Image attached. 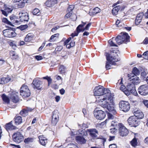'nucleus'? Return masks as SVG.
Masks as SVG:
<instances>
[{
  "instance_id": "3",
  "label": "nucleus",
  "mask_w": 148,
  "mask_h": 148,
  "mask_svg": "<svg viewBox=\"0 0 148 148\" xmlns=\"http://www.w3.org/2000/svg\"><path fill=\"white\" fill-rule=\"evenodd\" d=\"M106 59L108 62H107L106 65V67L107 69H109L111 68V66L112 65H115V62L119 61L118 59H116L114 57L112 58V56L110 57V55L108 53H106Z\"/></svg>"
},
{
  "instance_id": "53",
  "label": "nucleus",
  "mask_w": 148,
  "mask_h": 148,
  "mask_svg": "<svg viewBox=\"0 0 148 148\" xmlns=\"http://www.w3.org/2000/svg\"><path fill=\"white\" fill-rule=\"evenodd\" d=\"M143 55L145 56V57L144 58L145 59L148 60V51H146L143 53Z\"/></svg>"
},
{
  "instance_id": "13",
  "label": "nucleus",
  "mask_w": 148,
  "mask_h": 148,
  "mask_svg": "<svg viewBox=\"0 0 148 148\" xmlns=\"http://www.w3.org/2000/svg\"><path fill=\"white\" fill-rule=\"evenodd\" d=\"M119 130V133L121 136H126L128 133V131L127 129L122 124L120 125Z\"/></svg>"
},
{
  "instance_id": "40",
  "label": "nucleus",
  "mask_w": 148,
  "mask_h": 148,
  "mask_svg": "<svg viewBox=\"0 0 148 148\" xmlns=\"http://www.w3.org/2000/svg\"><path fill=\"white\" fill-rule=\"evenodd\" d=\"M101 11V10L98 7H96L93 10V14H97L99 12H100Z\"/></svg>"
},
{
  "instance_id": "37",
  "label": "nucleus",
  "mask_w": 148,
  "mask_h": 148,
  "mask_svg": "<svg viewBox=\"0 0 148 148\" xmlns=\"http://www.w3.org/2000/svg\"><path fill=\"white\" fill-rule=\"evenodd\" d=\"M33 13L34 15L37 16L39 15L40 14V10L38 8H36L33 11Z\"/></svg>"
},
{
  "instance_id": "6",
  "label": "nucleus",
  "mask_w": 148,
  "mask_h": 148,
  "mask_svg": "<svg viewBox=\"0 0 148 148\" xmlns=\"http://www.w3.org/2000/svg\"><path fill=\"white\" fill-rule=\"evenodd\" d=\"M119 106L120 109L123 112H127L130 110V104L127 101H121L120 102Z\"/></svg>"
},
{
  "instance_id": "10",
  "label": "nucleus",
  "mask_w": 148,
  "mask_h": 148,
  "mask_svg": "<svg viewBox=\"0 0 148 148\" xmlns=\"http://www.w3.org/2000/svg\"><path fill=\"white\" fill-rule=\"evenodd\" d=\"M29 18L28 14L26 12L23 11L19 13V18L21 22H28Z\"/></svg>"
},
{
  "instance_id": "63",
  "label": "nucleus",
  "mask_w": 148,
  "mask_h": 148,
  "mask_svg": "<svg viewBox=\"0 0 148 148\" xmlns=\"http://www.w3.org/2000/svg\"><path fill=\"white\" fill-rule=\"evenodd\" d=\"M25 6V2H21L19 3V8H23Z\"/></svg>"
},
{
  "instance_id": "36",
  "label": "nucleus",
  "mask_w": 148,
  "mask_h": 148,
  "mask_svg": "<svg viewBox=\"0 0 148 148\" xmlns=\"http://www.w3.org/2000/svg\"><path fill=\"white\" fill-rule=\"evenodd\" d=\"M120 38V36H118L116 38H115L116 42L119 45L123 43V40H122V39H121Z\"/></svg>"
},
{
  "instance_id": "57",
  "label": "nucleus",
  "mask_w": 148,
  "mask_h": 148,
  "mask_svg": "<svg viewBox=\"0 0 148 148\" xmlns=\"http://www.w3.org/2000/svg\"><path fill=\"white\" fill-rule=\"evenodd\" d=\"M126 89V87L124 85H121L120 87V89L122 92H123Z\"/></svg>"
},
{
  "instance_id": "35",
  "label": "nucleus",
  "mask_w": 148,
  "mask_h": 148,
  "mask_svg": "<svg viewBox=\"0 0 148 148\" xmlns=\"http://www.w3.org/2000/svg\"><path fill=\"white\" fill-rule=\"evenodd\" d=\"M2 21L3 22L7 24H8L12 26H14V25H13L9 21L8 19L6 18H3L2 19Z\"/></svg>"
},
{
  "instance_id": "43",
  "label": "nucleus",
  "mask_w": 148,
  "mask_h": 148,
  "mask_svg": "<svg viewBox=\"0 0 148 148\" xmlns=\"http://www.w3.org/2000/svg\"><path fill=\"white\" fill-rule=\"evenodd\" d=\"M59 35V34H55L53 35H52L50 38L49 40V42H52L54 41L53 39L54 38L58 37Z\"/></svg>"
},
{
  "instance_id": "27",
  "label": "nucleus",
  "mask_w": 148,
  "mask_h": 148,
  "mask_svg": "<svg viewBox=\"0 0 148 148\" xmlns=\"http://www.w3.org/2000/svg\"><path fill=\"white\" fill-rule=\"evenodd\" d=\"M115 38H113L108 41L109 45L111 47H117V45L115 43Z\"/></svg>"
},
{
  "instance_id": "4",
  "label": "nucleus",
  "mask_w": 148,
  "mask_h": 148,
  "mask_svg": "<svg viewBox=\"0 0 148 148\" xmlns=\"http://www.w3.org/2000/svg\"><path fill=\"white\" fill-rule=\"evenodd\" d=\"M20 90V95L23 98L27 97L30 96L31 94L30 91L27 85H23Z\"/></svg>"
},
{
  "instance_id": "61",
  "label": "nucleus",
  "mask_w": 148,
  "mask_h": 148,
  "mask_svg": "<svg viewBox=\"0 0 148 148\" xmlns=\"http://www.w3.org/2000/svg\"><path fill=\"white\" fill-rule=\"evenodd\" d=\"M45 42H43L42 46H41L38 49V51H41L42 49L43 48L44 46H45Z\"/></svg>"
},
{
  "instance_id": "2",
  "label": "nucleus",
  "mask_w": 148,
  "mask_h": 148,
  "mask_svg": "<svg viewBox=\"0 0 148 148\" xmlns=\"http://www.w3.org/2000/svg\"><path fill=\"white\" fill-rule=\"evenodd\" d=\"M88 134L89 133L90 136L93 139H102L103 140V143L106 141V139L102 137H98V132L95 129H89L87 130Z\"/></svg>"
},
{
  "instance_id": "54",
  "label": "nucleus",
  "mask_w": 148,
  "mask_h": 148,
  "mask_svg": "<svg viewBox=\"0 0 148 148\" xmlns=\"http://www.w3.org/2000/svg\"><path fill=\"white\" fill-rule=\"evenodd\" d=\"M91 23H89L88 24L86 25V26L85 27V28L83 29V31H84L85 30H88L89 29V27L91 26Z\"/></svg>"
},
{
  "instance_id": "39",
  "label": "nucleus",
  "mask_w": 148,
  "mask_h": 148,
  "mask_svg": "<svg viewBox=\"0 0 148 148\" xmlns=\"http://www.w3.org/2000/svg\"><path fill=\"white\" fill-rule=\"evenodd\" d=\"M42 78L43 79H46L47 80L48 82V85H49L51 83L52 79L50 77L47 76L46 77H43Z\"/></svg>"
},
{
  "instance_id": "26",
  "label": "nucleus",
  "mask_w": 148,
  "mask_h": 148,
  "mask_svg": "<svg viewBox=\"0 0 148 148\" xmlns=\"http://www.w3.org/2000/svg\"><path fill=\"white\" fill-rule=\"evenodd\" d=\"M82 24L79 25L77 28V31L79 32H83V29H82V27L84 26L86 23V22H84L82 21Z\"/></svg>"
},
{
  "instance_id": "44",
  "label": "nucleus",
  "mask_w": 148,
  "mask_h": 148,
  "mask_svg": "<svg viewBox=\"0 0 148 148\" xmlns=\"http://www.w3.org/2000/svg\"><path fill=\"white\" fill-rule=\"evenodd\" d=\"M14 124L16 125H18V115H16L14 119Z\"/></svg>"
},
{
  "instance_id": "29",
  "label": "nucleus",
  "mask_w": 148,
  "mask_h": 148,
  "mask_svg": "<svg viewBox=\"0 0 148 148\" xmlns=\"http://www.w3.org/2000/svg\"><path fill=\"white\" fill-rule=\"evenodd\" d=\"M10 20L12 21V22L15 25L18 23V18H17L16 16H11L10 17Z\"/></svg>"
},
{
  "instance_id": "60",
  "label": "nucleus",
  "mask_w": 148,
  "mask_h": 148,
  "mask_svg": "<svg viewBox=\"0 0 148 148\" xmlns=\"http://www.w3.org/2000/svg\"><path fill=\"white\" fill-rule=\"evenodd\" d=\"M67 14H66L65 16V18H69L71 16L72 13L70 12H67Z\"/></svg>"
},
{
  "instance_id": "5",
  "label": "nucleus",
  "mask_w": 148,
  "mask_h": 148,
  "mask_svg": "<svg viewBox=\"0 0 148 148\" xmlns=\"http://www.w3.org/2000/svg\"><path fill=\"white\" fill-rule=\"evenodd\" d=\"M127 122L130 125L135 127L137 126L140 123L139 119L134 116L130 117L127 120Z\"/></svg>"
},
{
  "instance_id": "17",
  "label": "nucleus",
  "mask_w": 148,
  "mask_h": 148,
  "mask_svg": "<svg viewBox=\"0 0 148 148\" xmlns=\"http://www.w3.org/2000/svg\"><path fill=\"white\" fill-rule=\"evenodd\" d=\"M119 36L120 37V38L122 39V40H123V42L126 43L129 41L130 37L127 33L123 32Z\"/></svg>"
},
{
  "instance_id": "1",
  "label": "nucleus",
  "mask_w": 148,
  "mask_h": 148,
  "mask_svg": "<svg viewBox=\"0 0 148 148\" xmlns=\"http://www.w3.org/2000/svg\"><path fill=\"white\" fill-rule=\"evenodd\" d=\"M94 93L96 96V101L99 105L114 114L116 113L113 96L108 89L105 88L102 86H97L94 90Z\"/></svg>"
},
{
  "instance_id": "56",
  "label": "nucleus",
  "mask_w": 148,
  "mask_h": 148,
  "mask_svg": "<svg viewBox=\"0 0 148 148\" xmlns=\"http://www.w3.org/2000/svg\"><path fill=\"white\" fill-rule=\"evenodd\" d=\"M147 72L146 71H144L142 72L141 73V76L143 78H145L147 75Z\"/></svg>"
},
{
  "instance_id": "30",
  "label": "nucleus",
  "mask_w": 148,
  "mask_h": 148,
  "mask_svg": "<svg viewBox=\"0 0 148 148\" xmlns=\"http://www.w3.org/2000/svg\"><path fill=\"white\" fill-rule=\"evenodd\" d=\"M66 67L63 65H60L59 69L60 73L62 74H64L66 73Z\"/></svg>"
},
{
  "instance_id": "33",
  "label": "nucleus",
  "mask_w": 148,
  "mask_h": 148,
  "mask_svg": "<svg viewBox=\"0 0 148 148\" xmlns=\"http://www.w3.org/2000/svg\"><path fill=\"white\" fill-rule=\"evenodd\" d=\"M18 132L14 133L12 136L13 140L16 143H18Z\"/></svg>"
},
{
  "instance_id": "47",
  "label": "nucleus",
  "mask_w": 148,
  "mask_h": 148,
  "mask_svg": "<svg viewBox=\"0 0 148 148\" xmlns=\"http://www.w3.org/2000/svg\"><path fill=\"white\" fill-rule=\"evenodd\" d=\"M28 27V25H21L19 27V29L21 31L24 30Z\"/></svg>"
},
{
  "instance_id": "42",
  "label": "nucleus",
  "mask_w": 148,
  "mask_h": 148,
  "mask_svg": "<svg viewBox=\"0 0 148 148\" xmlns=\"http://www.w3.org/2000/svg\"><path fill=\"white\" fill-rule=\"evenodd\" d=\"M4 9L8 13H11L13 9L11 8H9L8 7L6 6V5H4Z\"/></svg>"
},
{
  "instance_id": "55",
  "label": "nucleus",
  "mask_w": 148,
  "mask_h": 148,
  "mask_svg": "<svg viewBox=\"0 0 148 148\" xmlns=\"http://www.w3.org/2000/svg\"><path fill=\"white\" fill-rule=\"evenodd\" d=\"M24 140L23 136L19 133V143Z\"/></svg>"
},
{
  "instance_id": "51",
  "label": "nucleus",
  "mask_w": 148,
  "mask_h": 148,
  "mask_svg": "<svg viewBox=\"0 0 148 148\" xmlns=\"http://www.w3.org/2000/svg\"><path fill=\"white\" fill-rule=\"evenodd\" d=\"M123 92L127 96H129L130 94V90L127 88Z\"/></svg>"
},
{
  "instance_id": "14",
  "label": "nucleus",
  "mask_w": 148,
  "mask_h": 148,
  "mask_svg": "<svg viewBox=\"0 0 148 148\" xmlns=\"http://www.w3.org/2000/svg\"><path fill=\"white\" fill-rule=\"evenodd\" d=\"M71 38L69 37L66 40L64 43V46H65L67 48L70 49L75 46V42L72 41H71Z\"/></svg>"
},
{
  "instance_id": "64",
  "label": "nucleus",
  "mask_w": 148,
  "mask_h": 148,
  "mask_svg": "<svg viewBox=\"0 0 148 148\" xmlns=\"http://www.w3.org/2000/svg\"><path fill=\"white\" fill-rule=\"evenodd\" d=\"M109 148H117V146L116 144H111L110 145Z\"/></svg>"
},
{
  "instance_id": "52",
  "label": "nucleus",
  "mask_w": 148,
  "mask_h": 148,
  "mask_svg": "<svg viewBox=\"0 0 148 148\" xmlns=\"http://www.w3.org/2000/svg\"><path fill=\"white\" fill-rule=\"evenodd\" d=\"M79 33V32L77 31H76L74 33H72L71 34V36L72 38H73L74 37L77 36Z\"/></svg>"
},
{
  "instance_id": "50",
  "label": "nucleus",
  "mask_w": 148,
  "mask_h": 148,
  "mask_svg": "<svg viewBox=\"0 0 148 148\" xmlns=\"http://www.w3.org/2000/svg\"><path fill=\"white\" fill-rule=\"evenodd\" d=\"M134 87V85L133 84H128L127 86V88L128 90H131Z\"/></svg>"
},
{
  "instance_id": "16",
  "label": "nucleus",
  "mask_w": 148,
  "mask_h": 148,
  "mask_svg": "<svg viewBox=\"0 0 148 148\" xmlns=\"http://www.w3.org/2000/svg\"><path fill=\"white\" fill-rule=\"evenodd\" d=\"M18 95L17 92L13 91L10 94V98L13 102L16 103L18 101Z\"/></svg>"
},
{
  "instance_id": "38",
  "label": "nucleus",
  "mask_w": 148,
  "mask_h": 148,
  "mask_svg": "<svg viewBox=\"0 0 148 148\" xmlns=\"http://www.w3.org/2000/svg\"><path fill=\"white\" fill-rule=\"evenodd\" d=\"M134 74V75H139L140 74V72L138 69L136 67H134L132 71V73Z\"/></svg>"
},
{
  "instance_id": "59",
  "label": "nucleus",
  "mask_w": 148,
  "mask_h": 148,
  "mask_svg": "<svg viewBox=\"0 0 148 148\" xmlns=\"http://www.w3.org/2000/svg\"><path fill=\"white\" fill-rule=\"evenodd\" d=\"M121 23L120 21L119 20H117L116 21V25L117 27H119L121 26Z\"/></svg>"
},
{
  "instance_id": "45",
  "label": "nucleus",
  "mask_w": 148,
  "mask_h": 148,
  "mask_svg": "<svg viewBox=\"0 0 148 148\" xmlns=\"http://www.w3.org/2000/svg\"><path fill=\"white\" fill-rule=\"evenodd\" d=\"M74 8V5H71L69 6L67 9V12H70L72 13V10Z\"/></svg>"
},
{
  "instance_id": "32",
  "label": "nucleus",
  "mask_w": 148,
  "mask_h": 148,
  "mask_svg": "<svg viewBox=\"0 0 148 148\" xmlns=\"http://www.w3.org/2000/svg\"><path fill=\"white\" fill-rule=\"evenodd\" d=\"M33 38V35L31 33H29L27 34L25 38V41L26 42H29Z\"/></svg>"
},
{
  "instance_id": "20",
  "label": "nucleus",
  "mask_w": 148,
  "mask_h": 148,
  "mask_svg": "<svg viewBox=\"0 0 148 148\" xmlns=\"http://www.w3.org/2000/svg\"><path fill=\"white\" fill-rule=\"evenodd\" d=\"M134 116H135L138 119H142L144 116V114L140 110H137L134 111Z\"/></svg>"
},
{
  "instance_id": "25",
  "label": "nucleus",
  "mask_w": 148,
  "mask_h": 148,
  "mask_svg": "<svg viewBox=\"0 0 148 148\" xmlns=\"http://www.w3.org/2000/svg\"><path fill=\"white\" fill-rule=\"evenodd\" d=\"M121 8L119 5L116 6L112 10V13L113 15L114 16L116 15Z\"/></svg>"
},
{
  "instance_id": "48",
  "label": "nucleus",
  "mask_w": 148,
  "mask_h": 148,
  "mask_svg": "<svg viewBox=\"0 0 148 148\" xmlns=\"http://www.w3.org/2000/svg\"><path fill=\"white\" fill-rule=\"evenodd\" d=\"M118 129H119V128L116 127L111 128L110 130V132L112 134H114L117 131Z\"/></svg>"
},
{
  "instance_id": "9",
  "label": "nucleus",
  "mask_w": 148,
  "mask_h": 148,
  "mask_svg": "<svg viewBox=\"0 0 148 148\" xmlns=\"http://www.w3.org/2000/svg\"><path fill=\"white\" fill-rule=\"evenodd\" d=\"M4 36L9 38L14 37L16 36V34L12 29H8L4 30L3 31Z\"/></svg>"
},
{
  "instance_id": "34",
  "label": "nucleus",
  "mask_w": 148,
  "mask_h": 148,
  "mask_svg": "<svg viewBox=\"0 0 148 148\" xmlns=\"http://www.w3.org/2000/svg\"><path fill=\"white\" fill-rule=\"evenodd\" d=\"M131 145L134 147H136L137 145V140L136 138H134L130 142Z\"/></svg>"
},
{
  "instance_id": "8",
  "label": "nucleus",
  "mask_w": 148,
  "mask_h": 148,
  "mask_svg": "<svg viewBox=\"0 0 148 148\" xmlns=\"http://www.w3.org/2000/svg\"><path fill=\"white\" fill-rule=\"evenodd\" d=\"M138 93L141 95L145 96L148 94V85L145 84L140 86L138 88Z\"/></svg>"
},
{
  "instance_id": "49",
  "label": "nucleus",
  "mask_w": 148,
  "mask_h": 148,
  "mask_svg": "<svg viewBox=\"0 0 148 148\" xmlns=\"http://www.w3.org/2000/svg\"><path fill=\"white\" fill-rule=\"evenodd\" d=\"M3 79H3V81L4 82V83H8L9 82V81H10L11 79L10 78L8 77H3Z\"/></svg>"
},
{
  "instance_id": "15",
  "label": "nucleus",
  "mask_w": 148,
  "mask_h": 148,
  "mask_svg": "<svg viewBox=\"0 0 148 148\" xmlns=\"http://www.w3.org/2000/svg\"><path fill=\"white\" fill-rule=\"evenodd\" d=\"M58 113L57 112L54 111L53 112L51 123L53 125H56L59 120Z\"/></svg>"
},
{
  "instance_id": "11",
  "label": "nucleus",
  "mask_w": 148,
  "mask_h": 148,
  "mask_svg": "<svg viewBox=\"0 0 148 148\" xmlns=\"http://www.w3.org/2000/svg\"><path fill=\"white\" fill-rule=\"evenodd\" d=\"M129 79L131 81H132L133 84L137 85L140 83V80L138 77L137 75H134L133 73H130L128 75Z\"/></svg>"
},
{
  "instance_id": "19",
  "label": "nucleus",
  "mask_w": 148,
  "mask_h": 148,
  "mask_svg": "<svg viewBox=\"0 0 148 148\" xmlns=\"http://www.w3.org/2000/svg\"><path fill=\"white\" fill-rule=\"evenodd\" d=\"M57 3V0H48L46 1L45 5L47 7H51Z\"/></svg>"
},
{
  "instance_id": "24",
  "label": "nucleus",
  "mask_w": 148,
  "mask_h": 148,
  "mask_svg": "<svg viewBox=\"0 0 148 148\" xmlns=\"http://www.w3.org/2000/svg\"><path fill=\"white\" fill-rule=\"evenodd\" d=\"M77 134L79 136H85L88 135L87 130H85L84 129H79L77 132Z\"/></svg>"
},
{
  "instance_id": "41",
  "label": "nucleus",
  "mask_w": 148,
  "mask_h": 148,
  "mask_svg": "<svg viewBox=\"0 0 148 148\" xmlns=\"http://www.w3.org/2000/svg\"><path fill=\"white\" fill-rule=\"evenodd\" d=\"M33 138H28L25 139L24 142L25 143H28L29 142H32L33 141Z\"/></svg>"
},
{
  "instance_id": "23",
  "label": "nucleus",
  "mask_w": 148,
  "mask_h": 148,
  "mask_svg": "<svg viewBox=\"0 0 148 148\" xmlns=\"http://www.w3.org/2000/svg\"><path fill=\"white\" fill-rule=\"evenodd\" d=\"M5 128L8 131L9 130H15L16 128V127L12 125V122L7 123L5 125Z\"/></svg>"
},
{
  "instance_id": "46",
  "label": "nucleus",
  "mask_w": 148,
  "mask_h": 148,
  "mask_svg": "<svg viewBox=\"0 0 148 148\" xmlns=\"http://www.w3.org/2000/svg\"><path fill=\"white\" fill-rule=\"evenodd\" d=\"M8 43L10 45V46L12 47L14 49H16V46L14 42L11 41H9L8 42Z\"/></svg>"
},
{
  "instance_id": "22",
  "label": "nucleus",
  "mask_w": 148,
  "mask_h": 148,
  "mask_svg": "<svg viewBox=\"0 0 148 148\" xmlns=\"http://www.w3.org/2000/svg\"><path fill=\"white\" fill-rule=\"evenodd\" d=\"M143 16V13H139L137 15L135 20V23L136 25H138L142 21Z\"/></svg>"
},
{
  "instance_id": "31",
  "label": "nucleus",
  "mask_w": 148,
  "mask_h": 148,
  "mask_svg": "<svg viewBox=\"0 0 148 148\" xmlns=\"http://www.w3.org/2000/svg\"><path fill=\"white\" fill-rule=\"evenodd\" d=\"M121 123H119L117 121H113L111 122V126H113L114 127H117L118 128H119L120 127V125L122 124Z\"/></svg>"
},
{
  "instance_id": "18",
  "label": "nucleus",
  "mask_w": 148,
  "mask_h": 148,
  "mask_svg": "<svg viewBox=\"0 0 148 148\" xmlns=\"http://www.w3.org/2000/svg\"><path fill=\"white\" fill-rule=\"evenodd\" d=\"M75 140L77 143L80 144H85L86 142V140L83 136H76Z\"/></svg>"
},
{
  "instance_id": "21",
  "label": "nucleus",
  "mask_w": 148,
  "mask_h": 148,
  "mask_svg": "<svg viewBox=\"0 0 148 148\" xmlns=\"http://www.w3.org/2000/svg\"><path fill=\"white\" fill-rule=\"evenodd\" d=\"M38 138L40 143L41 145L45 146L47 143V139L43 136H39Z\"/></svg>"
},
{
  "instance_id": "7",
  "label": "nucleus",
  "mask_w": 148,
  "mask_h": 148,
  "mask_svg": "<svg viewBox=\"0 0 148 148\" xmlns=\"http://www.w3.org/2000/svg\"><path fill=\"white\" fill-rule=\"evenodd\" d=\"M94 114L95 117L99 120L103 119L106 116L105 112L101 110H96L94 111Z\"/></svg>"
},
{
  "instance_id": "62",
  "label": "nucleus",
  "mask_w": 148,
  "mask_h": 148,
  "mask_svg": "<svg viewBox=\"0 0 148 148\" xmlns=\"http://www.w3.org/2000/svg\"><path fill=\"white\" fill-rule=\"evenodd\" d=\"M35 58L37 60H40L42 59V56H36Z\"/></svg>"
},
{
  "instance_id": "58",
  "label": "nucleus",
  "mask_w": 148,
  "mask_h": 148,
  "mask_svg": "<svg viewBox=\"0 0 148 148\" xmlns=\"http://www.w3.org/2000/svg\"><path fill=\"white\" fill-rule=\"evenodd\" d=\"M27 113V111L25 110H23V111H21L20 112V114L23 116H25Z\"/></svg>"
},
{
  "instance_id": "12",
  "label": "nucleus",
  "mask_w": 148,
  "mask_h": 148,
  "mask_svg": "<svg viewBox=\"0 0 148 148\" xmlns=\"http://www.w3.org/2000/svg\"><path fill=\"white\" fill-rule=\"evenodd\" d=\"M32 84L33 85V88L34 89H36L39 90H41L42 88L41 85L42 84V82L38 79H34Z\"/></svg>"
},
{
  "instance_id": "28",
  "label": "nucleus",
  "mask_w": 148,
  "mask_h": 148,
  "mask_svg": "<svg viewBox=\"0 0 148 148\" xmlns=\"http://www.w3.org/2000/svg\"><path fill=\"white\" fill-rule=\"evenodd\" d=\"M2 99L5 103H8L10 101V100L8 97L4 94H3L1 96Z\"/></svg>"
}]
</instances>
